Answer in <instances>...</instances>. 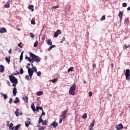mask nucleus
Wrapping results in <instances>:
<instances>
[{
    "instance_id": "24",
    "label": "nucleus",
    "mask_w": 130,
    "mask_h": 130,
    "mask_svg": "<svg viewBox=\"0 0 130 130\" xmlns=\"http://www.w3.org/2000/svg\"><path fill=\"white\" fill-rule=\"evenodd\" d=\"M22 99L23 100H24V101L26 102V103H28V99H29V98H28V96H25V98H22Z\"/></svg>"
},
{
    "instance_id": "60",
    "label": "nucleus",
    "mask_w": 130,
    "mask_h": 130,
    "mask_svg": "<svg viewBox=\"0 0 130 130\" xmlns=\"http://www.w3.org/2000/svg\"><path fill=\"white\" fill-rule=\"evenodd\" d=\"M127 11H130V7L127 8Z\"/></svg>"
},
{
    "instance_id": "28",
    "label": "nucleus",
    "mask_w": 130,
    "mask_h": 130,
    "mask_svg": "<svg viewBox=\"0 0 130 130\" xmlns=\"http://www.w3.org/2000/svg\"><path fill=\"white\" fill-rule=\"evenodd\" d=\"M4 8H10V3L7 2V3L6 4H5V5L4 6Z\"/></svg>"
},
{
    "instance_id": "53",
    "label": "nucleus",
    "mask_w": 130,
    "mask_h": 130,
    "mask_svg": "<svg viewBox=\"0 0 130 130\" xmlns=\"http://www.w3.org/2000/svg\"><path fill=\"white\" fill-rule=\"evenodd\" d=\"M92 94L93 93H92V91H89V97H91L92 96Z\"/></svg>"
},
{
    "instance_id": "3",
    "label": "nucleus",
    "mask_w": 130,
    "mask_h": 130,
    "mask_svg": "<svg viewBox=\"0 0 130 130\" xmlns=\"http://www.w3.org/2000/svg\"><path fill=\"white\" fill-rule=\"evenodd\" d=\"M77 86L76 85V84L74 83L73 85L70 88L69 93L70 95H71L72 96H75L76 95V92L75 91H76V88Z\"/></svg>"
},
{
    "instance_id": "44",
    "label": "nucleus",
    "mask_w": 130,
    "mask_h": 130,
    "mask_svg": "<svg viewBox=\"0 0 130 130\" xmlns=\"http://www.w3.org/2000/svg\"><path fill=\"white\" fill-rule=\"evenodd\" d=\"M44 115H45V112H44V111H43V110L42 113L40 117H42V116H43Z\"/></svg>"
},
{
    "instance_id": "36",
    "label": "nucleus",
    "mask_w": 130,
    "mask_h": 130,
    "mask_svg": "<svg viewBox=\"0 0 130 130\" xmlns=\"http://www.w3.org/2000/svg\"><path fill=\"white\" fill-rule=\"evenodd\" d=\"M82 118H83L84 119H86V118H87V114L86 113H84L83 114V115L82 116Z\"/></svg>"
},
{
    "instance_id": "35",
    "label": "nucleus",
    "mask_w": 130,
    "mask_h": 130,
    "mask_svg": "<svg viewBox=\"0 0 130 130\" xmlns=\"http://www.w3.org/2000/svg\"><path fill=\"white\" fill-rule=\"evenodd\" d=\"M129 21V19H128V18L125 19V21H124L125 24H127V23H128Z\"/></svg>"
},
{
    "instance_id": "18",
    "label": "nucleus",
    "mask_w": 130,
    "mask_h": 130,
    "mask_svg": "<svg viewBox=\"0 0 130 130\" xmlns=\"http://www.w3.org/2000/svg\"><path fill=\"white\" fill-rule=\"evenodd\" d=\"M23 54H24V51H23L20 56V60L19 61L21 62L22 60H23Z\"/></svg>"
},
{
    "instance_id": "33",
    "label": "nucleus",
    "mask_w": 130,
    "mask_h": 130,
    "mask_svg": "<svg viewBox=\"0 0 130 130\" xmlns=\"http://www.w3.org/2000/svg\"><path fill=\"white\" fill-rule=\"evenodd\" d=\"M20 126H21L20 124H18V125H16L15 126V128L14 130H18V129H19V127H20Z\"/></svg>"
},
{
    "instance_id": "42",
    "label": "nucleus",
    "mask_w": 130,
    "mask_h": 130,
    "mask_svg": "<svg viewBox=\"0 0 130 130\" xmlns=\"http://www.w3.org/2000/svg\"><path fill=\"white\" fill-rule=\"evenodd\" d=\"M32 70L34 71V72L37 73V68H36V67H34L32 68Z\"/></svg>"
},
{
    "instance_id": "41",
    "label": "nucleus",
    "mask_w": 130,
    "mask_h": 130,
    "mask_svg": "<svg viewBox=\"0 0 130 130\" xmlns=\"http://www.w3.org/2000/svg\"><path fill=\"white\" fill-rule=\"evenodd\" d=\"M124 46L125 47V49H127V48H129V47H130V45L126 46V44H124Z\"/></svg>"
},
{
    "instance_id": "58",
    "label": "nucleus",
    "mask_w": 130,
    "mask_h": 130,
    "mask_svg": "<svg viewBox=\"0 0 130 130\" xmlns=\"http://www.w3.org/2000/svg\"><path fill=\"white\" fill-rule=\"evenodd\" d=\"M36 109H37V111H38V112L39 111V109L38 108V107H36Z\"/></svg>"
},
{
    "instance_id": "59",
    "label": "nucleus",
    "mask_w": 130,
    "mask_h": 130,
    "mask_svg": "<svg viewBox=\"0 0 130 130\" xmlns=\"http://www.w3.org/2000/svg\"><path fill=\"white\" fill-rule=\"evenodd\" d=\"M31 67L32 68V69H33V68H35L34 67V65L33 64V63H31Z\"/></svg>"
},
{
    "instance_id": "13",
    "label": "nucleus",
    "mask_w": 130,
    "mask_h": 130,
    "mask_svg": "<svg viewBox=\"0 0 130 130\" xmlns=\"http://www.w3.org/2000/svg\"><path fill=\"white\" fill-rule=\"evenodd\" d=\"M7 32V29L5 27L0 28V33H6Z\"/></svg>"
},
{
    "instance_id": "29",
    "label": "nucleus",
    "mask_w": 130,
    "mask_h": 130,
    "mask_svg": "<svg viewBox=\"0 0 130 130\" xmlns=\"http://www.w3.org/2000/svg\"><path fill=\"white\" fill-rule=\"evenodd\" d=\"M94 126V124L91 123L89 127V128L90 130H93L92 128H93Z\"/></svg>"
},
{
    "instance_id": "52",
    "label": "nucleus",
    "mask_w": 130,
    "mask_h": 130,
    "mask_svg": "<svg viewBox=\"0 0 130 130\" xmlns=\"http://www.w3.org/2000/svg\"><path fill=\"white\" fill-rule=\"evenodd\" d=\"M38 108L39 109H40V110H42V111H43V108H42V107H38Z\"/></svg>"
},
{
    "instance_id": "17",
    "label": "nucleus",
    "mask_w": 130,
    "mask_h": 130,
    "mask_svg": "<svg viewBox=\"0 0 130 130\" xmlns=\"http://www.w3.org/2000/svg\"><path fill=\"white\" fill-rule=\"evenodd\" d=\"M28 9L29 10H31V12H34V6L33 5H30L28 7Z\"/></svg>"
},
{
    "instance_id": "63",
    "label": "nucleus",
    "mask_w": 130,
    "mask_h": 130,
    "mask_svg": "<svg viewBox=\"0 0 130 130\" xmlns=\"http://www.w3.org/2000/svg\"><path fill=\"white\" fill-rule=\"evenodd\" d=\"M111 66V68H113V67H114L113 63H112Z\"/></svg>"
},
{
    "instance_id": "45",
    "label": "nucleus",
    "mask_w": 130,
    "mask_h": 130,
    "mask_svg": "<svg viewBox=\"0 0 130 130\" xmlns=\"http://www.w3.org/2000/svg\"><path fill=\"white\" fill-rule=\"evenodd\" d=\"M126 6H127V4L124 3L122 4V7H123L124 8H125L126 7Z\"/></svg>"
},
{
    "instance_id": "47",
    "label": "nucleus",
    "mask_w": 130,
    "mask_h": 130,
    "mask_svg": "<svg viewBox=\"0 0 130 130\" xmlns=\"http://www.w3.org/2000/svg\"><path fill=\"white\" fill-rule=\"evenodd\" d=\"M9 103H10V104H12V103H13V99H12V98L10 99Z\"/></svg>"
},
{
    "instance_id": "48",
    "label": "nucleus",
    "mask_w": 130,
    "mask_h": 130,
    "mask_svg": "<svg viewBox=\"0 0 130 130\" xmlns=\"http://www.w3.org/2000/svg\"><path fill=\"white\" fill-rule=\"evenodd\" d=\"M31 23L32 24V25H35L36 24V23L35 22V21L32 20L31 21Z\"/></svg>"
},
{
    "instance_id": "55",
    "label": "nucleus",
    "mask_w": 130,
    "mask_h": 130,
    "mask_svg": "<svg viewBox=\"0 0 130 130\" xmlns=\"http://www.w3.org/2000/svg\"><path fill=\"white\" fill-rule=\"evenodd\" d=\"M62 122V118H60L59 120V123H61Z\"/></svg>"
},
{
    "instance_id": "2",
    "label": "nucleus",
    "mask_w": 130,
    "mask_h": 130,
    "mask_svg": "<svg viewBox=\"0 0 130 130\" xmlns=\"http://www.w3.org/2000/svg\"><path fill=\"white\" fill-rule=\"evenodd\" d=\"M9 78L10 80V82L12 83L13 87H16L17 86V84H18V79L15 78L14 76L10 75Z\"/></svg>"
},
{
    "instance_id": "21",
    "label": "nucleus",
    "mask_w": 130,
    "mask_h": 130,
    "mask_svg": "<svg viewBox=\"0 0 130 130\" xmlns=\"http://www.w3.org/2000/svg\"><path fill=\"white\" fill-rule=\"evenodd\" d=\"M43 94V91H38L37 92V96H41V95Z\"/></svg>"
},
{
    "instance_id": "38",
    "label": "nucleus",
    "mask_w": 130,
    "mask_h": 130,
    "mask_svg": "<svg viewBox=\"0 0 130 130\" xmlns=\"http://www.w3.org/2000/svg\"><path fill=\"white\" fill-rule=\"evenodd\" d=\"M29 35H30V37H31V38H34L35 37V36L34 34H33V33H32V32H30V33L29 34Z\"/></svg>"
},
{
    "instance_id": "34",
    "label": "nucleus",
    "mask_w": 130,
    "mask_h": 130,
    "mask_svg": "<svg viewBox=\"0 0 130 130\" xmlns=\"http://www.w3.org/2000/svg\"><path fill=\"white\" fill-rule=\"evenodd\" d=\"M2 96H3L5 100H6V99H7L8 98V95L7 94H5L3 93Z\"/></svg>"
},
{
    "instance_id": "46",
    "label": "nucleus",
    "mask_w": 130,
    "mask_h": 130,
    "mask_svg": "<svg viewBox=\"0 0 130 130\" xmlns=\"http://www.w3.org/2000/svg\"><path fill=\"white\" fill-rule=\"evenodd\" d=\"M18 47H20V48H23V47H22V43H20L18 45Z\"/></svg>"
},
{
    "instance_id": "10",
    "label": "nucleus",
    "mask_w": 130,
    "mask_h": 130,
    "mask_svg": "<svg viewBox=\"0 0 130 130\" xmlns=\"http://www.w3.org/2000/svg\"><path fill=\"white\" fill-rule=\"evenodd\" d=\"M58 125V123L56 121H54L51 123V126H53V127L55 128Z\"/></svg>"
},
{
    "instance_id": "39",
    "label": "nucleus",
    "mask_w": 130,
    "mask_h": 130,
    "mask_svg": "<svg viewBox=\"0 0 130 130\" xmlns=\"http://www.w3.org/2000/svg\"><path fill=\"white\" fill-rule=\"evenodd\" d=\"M64 40H66V37H63L61 41L60 42V43H62V42H63V41H64Z\"/></svg>"
},
{
    "instance_id": "30",
    "label": "nucleus",
    "mask_w": 130,
    "mask_h": 130,
    "mask_svg": "<svg viewBox=\"0 0 130 130\" xmlns=\"http://www.w3.org/2000/svg\"><path fill=\"white\" fill-rule=\"evenodd\" d=\"M47 44L48 45H52V41H51V40H49L47 41Z\"/></svg>"
},
{
    "instance_id": "8",
    "label": "nucleus",
    "mask_w": 130,
    "mask_h": 130,
    "mask_svg": "<svg viewBox=\"0 0 130 130\" xmlns=\"http://www.w3.org/2000/svg\"><path fill=\"white\" fill-rule=\"evenodd\" d=\"M123 127V125L121 123H120L116 126V128L117 130H120V129H122Z\"/></svg>"
},
{
    "instance_id": "50",
    "label": "nucleus",
    "mask_w": 130,
    "mask_h": 130,
    "mask_svg": "<svg viewBox=\"0 0 130 130\" xmlns=\"http://www.w3.org/2000/svg\"><path fill=\"white\" fill-rule=\"evenodd\" d=\"M38 130H44V127H43V126H42L41 127L39 128Z\"/></svg>"
},
{
    "instance_id": "43",
    "label": "nucleus",
    "mask_w": 130,
    "mask_h": 130,
    "mask_svg": "<svg viewBox=\"0 0 130 130\" xmlns=\"http://www.w3.org/2000/svg\"><path fill=\"white\" fill-rule=\"evenodd\" d=\"M37 75L38 77H40L41 76V72L39 71L37 72Z\"/></svg>"
},
{
    "instance_id": "32",
    "label": "nucleus",
    "mask_w": 130,
    "mask_h": 130,
    "mask_svg": "<svg viewBox=\"0 0 130 130\" xmlns=\"http://www.w3.org/2000/svg\"><path fill=\"white\" fill-rule=\"evenodd\" d=\"M38 43H39L38 41H36L34 45V47H37V46L38 45Z\"/></svg>"
},
{
    "instance_id": "26",
    "label": "nucleus",
    "mask_w": 130,
    "mask_h": 130,
    "mask_svg": "<svg viewBox=\"0 0 130 130\" xmlns=\"http://www.w3.org/2000/svg\"><path fill=\"white\" fill-rule=\"evenodd\" d=\"M10 57L8 58L7 57H5V60L8 62V63H10L11 62V60L10 59Z\"/></svg>"
},
{
    "instance_id": "27",
    "label": "nucleus",
    "mask_w": 130,
    "mask_h": 130,
    "mask_svg": "<svg viewBox=\"0 0 130 130\" xmlns=\"http://www.w3.org/2000/svg\"><path fill=\"white\" fill-rule=\"evenodd\" d=\"M43 119H42V117H40L39 119L38 123L40 124L41 122H43Z\"/></svg>"
},
{
    "instance_id": "5",
    "label": "nucleus",
    "mask_w": 130,
    "mask_h": 130,
    "mask_svg": "<svg viewBox=\"0 0 130 130\" xmlns=\"http://www.w3.org/2000/svg\"><path fill=\"white\" fill-rule=\"evenodd\" d=\"M125 76L126 77V80L129 81V80H130V70H129V69H126Z\"/></svg>"
},
{
    "instance_id": "7",
    "label": "nucleus",
    "mask_w": 130,
    "mask_h": 130,
    "mask_svg": "<svg viewBox=\"0 0 130 130\" xmlns=\"http://www.w3.org/2000/svg\"><path fill=\"white\" fill-rule=\"evenodd\" d=\"M25 124L26 127H28L31 124V119L30 118H27V121L25 122Z\"/></svg>"
},
{
    "instance_id": "37",
    "label": "nucleus",
    "mask_w": 130,
    "mask_h": 130,
    "mask_svg": "<svg viewBox=\"0 0 130 130\" xmlns=\"http://www.w3.org/2000/svg\"><path fill=\"white\" fill-rule=\"evenodd\" d=\"M106 19L105 15H103L101 18V21H104Z\"/></svg>"
},
{
    "instance_id": "51",
    "label": "nucleus",
    "mask_w": 130,
    "mask_h": 130,
    "mask_svg": "<svg viewBox=\"0 0 130 130\" xmlns=\"http://www.w3.org/2000/svg\"><path fill=\"white\" fill-rule=\"evenodd\" d=\"M25 79L26 80H28V81H29V76L26 75L25 77Z\"/></svg>"
},
{
    "instance_id": "4",
    "label": "nucleus",
    "mask_w": 130,
    "mask_h": 130,
    "mask_svg": "<svg viewBox=\"0 0 130 130\" xmlns=\"http://www.w3.org/2000/svg\"><path fill=\"white\" fill-rule=\"evenodd\" d=\"M26 69H28V73L29 76L30 77V80H32V76H33V74H34V70L32 69H30L29 67L27 66Z\"/></svg>"
},
{
    "instance_id": "25",
    "label": "nucleus",
    "mask_w": 130,
    "mask_h": 130,
    "mask_svg": "<svg viewBox=\"0 0 130 130\" xmlns=\"http://www.w3.org/2000/svg\"><path fill=\"white\" fill-rule=\"evenodd\" d=\"M20 101L18 98H16L15 100L13 102V103H15V104H17Z\"/></svg>"
},
{
    "instance_id": "19",
    "label": "nucleus",
    "mask_w": 130,
    "mask_h": 130,
    "mask_svg": "<svg viewBox=\"0 0 130 130\" xmlns=\"http://www.w3.org/2000/svg\"><path fill=\"white\" fill-rule=\"evenodd\" d=\"M54 47H56V46H55L54 45H52L50 46L48 48V51H50V50H51V49H52V48H54Z\"/></svg>"
},
{
    "instance_id": "56",
    "label": "nucleus",
    "mask_w": 130,
    "mask_h": 130,
    "mask_svg": "<svg viewBox=\"0 0 130 130\" xmlns=\"http://www.w3.org/2000/svg\"><path fill=\"white\" fill-rule=\"evenodd\" d=\"M14 125V124L13 123H11L9 125V127H12Z\"/></svg>"
},
{
    "instance_id": "23",
    "label": "nucleus",
    "mask_w": 130,
    "mask_h": 130,
    "mask_svg": "<svg viewBox=\"0 0 130 130\" xmlns=\"http://www.w3.org/2000/svg\"><path fill=\"white\" fill-rule=\"evenodd\" d=\"M31 108L33 110V111H36V109L35 108V106H34V104H31Z\"/></svg>"
},
{
    "instance_id": "64",
    "label": "nucleus",
    "mask_w": 130,
    "mask_h": 130,
    "mask_svg": "<svg viewBox=\"0 0 130 130\" xmlns=\"http://www.w3.org/2000/svg\"><path fill=\"white\" fill-rule=\"evenodd\" d=\"M11 129H12V130H14V127H12V128H11Z\"/></svg>"
},
{
    "instance_id": "16",
    "label": "nucleus",
    "mask_w": 130,
    "mask_h": 130,
    "mask_svg": "<svg viewBox=\"0 0 130 130\" xmlns=\"http://www.w3.org/2000/svg\"><path fill=\"white\" fill-rule=\"evenodd\" d=\"M123 15V13L121 12H120L118 14V16L120 18V22H121L122 20V15Z\"/></svg>"
},
{
    "instance_id": "12",
    "label": "nucleus",
    "mask_w": 130,
    "mask_h": 130,
    "mask_svg": "<svg viewBox=\"0 0 130 130\" xmlns=\"http://www.w3.org/2000/svg\"><path fill=\"white\" fill-rule=\"evenodd\" d=\"M70 11H71V5H68L65 8V12L68 13V12H70Z\"/></svg>"
},
{
    "instance_id": "22",
    "label": "nucleus",
    "mask_w": 130,
    "mask_h": 130,
    "mask_svg": "<svg viewBox=\"0 0 130 130\" xmlns=\"http://www.w3.org/2000/svg\"><path fill=\"white\" fill-rule=\"evenodd\" d=\"M48 123V121H47V120H44L42 122V125H47Z\"/></svg>"
},
{
    "instance_id": "14",
    "label": "nucleus",
    "mask_w": 130,
    "mask_h": 130,
    "mask_svg": "<svg viewBox=\"0 0 130 130\" xmlns=\"http://www.w3.org/2000/svg\"><path fill=\"white\" fill-rule=\"evenodd\" d=\"M5 72V67L3 64L0 65V73H4Z\"/></svg>"
},
{
    "instance_id": "15",
    "label": "nucleus",
    "mask_w": 130,
    "mask_h": 130,
    "mask_svg": "<svg viewBox=\"0 0 130 130\" xmlns=\"http://www.w3.org/2000/svg\"><path fill=\"white\" fill-rule=\"evenodd\" d=\"M13 96H16L17 95V88L14 87L13 89Z\"/></svg>"
},
{
    "instance_id": "49",
    "label": "nucleus",
    "mask_w": 130,
    "mask_h": 130,
    "mask_svg": "<svg viewBox=\"0 0 130 130\" xmlns=\"http://www.w3.org/2000/svg\"><path fill=\"white\" fill-rule=\"evenodd\" d=\"M57 81V79H53L51 80L52 83H56Z\"/></svg>"
},
{
    "instance_id": "9",
    "label": "nucleus",
    "mask_w": 130,
    "mask_h": 130,
    "mask_svg": "<svg viewBox=\"0 0 130 130\" xmlns=\"http://www.w3.org/2000/svg\"><path fill=\"white\" fill-rule=\"evenodd\" d=\"M68 111L66 110L65 111H63L61 113V118H66V116L67 115V113Z\"/></svg>"
},
{
    "instance_id": "6",
    "label": "nucleus",
    "mask_w": 130,
    "mask_h": 130,
    "mask_svg": "<svg viewBox=\"0 0 130 130\" xmlns=\"http://www.w3.org/2000/svg\"><path fill=\"white\" fill-rule=\"evenodd\" d=\"M60 34H61V31L60 29H58L54 32V37L56 38Z\"/></svg>"
},
{
    "instance_id": "1",
    "label": "nucleus",
    "mask_w": 130,
    "mask_h": 130,
    "mask_svg": "<svg viewBox=\"0 0 130 130\" xmlns=\"http://www.w3.org/2000/svg\"><path fill=\"white\" fill-rule=\"evenodd\" d=\"M29 55L31 57H28L27 56V55H25V59H27L28 61H29L30 63H33L34 61L36 62H40V60H41V58L39 57V56H37L34 54L32 52L29 53Z\"/></svg>"
},
{
    "instance_id": "11",
    "label": "nucleus",
    "mask_w": 130,
    "mask_h": 130,
    "mask_svg": "<svg viewBox=\"0 0 130 130\" xmlns=\"http://www.w3.org/2000/svg\"><path fill=\"white\" fill-rule=\"evenodd\" d=\"M19 110H20L19 109H17L15 112V114L17 117H18L19 115H22V113H20V112H19Z\"/></svg>"
},
{
    "instance_id": "40",
    "label": "nucleus",
    "mask_w": 130,
    "mask_h": 130,
    "mask_svg": "<svg viewBox=\"0 0 130 130\" xmlns=\"http://www.w3.org/2000/svg\"><path fill=\"white\" fill-rule=\"evenodd\" d=\"M58 8H59V6L58 5L54 6L52 7L51 9H54L55 10L56 9H58Z\"/></svg>"
},
{
    "instance_id": "54",
    "label": "nucleus",
    "mask_w": 130,
    "mask_h": 130,
    "mask_svg": "<svg viewBox=\"0 0 130 130\" xmlns=\"http://www.w3.org/2000/svg\"><path fill=\"white\" fill-rule=\"evenodd\" d=\"M92 67H93V69H95L96 68V63H93L92 64Z\"/></svg>"
},
{
    "instance_id": "31",
    "label": "nucleus",
    "mask_w": 130,
    "mask_h": 130,
    "mask_svg": "<svg viewBox=\"0 0 130 130\" xmlns=\"http://www.w3.org/2000/svg\"><path fill=\"white\" fill-rule=\"evenodd\" d=\"M74 71V67H71L68 70V72L70 73V72H73Z\"/></svg>"
},
{
    "instance_id": "57",
    "label": "nucleus",
    "mask_w": 130,
    "mask_h": 130,
    "mask_svg": "<svg viewBox=\"0 0 130 130\" xmlns=\"http://www.w3.org/2000/svg\"><path fill=\"white\" fill-rule=\"evenodd\" d=\"M9 54H11V53H12V49H10L9 51H8Z\"/></svg>"
},
{
    "instance_id": "20",
    "label": "nucleus",
    "mask_w": 130,
    "mask_h": 130,
    "mask_svg": "<svg viewBox=\"0 0 130 130\" xmlns=\"http://www.w3.org/2000/svg\"><path fill=\"white\" fill-rule=\"evenodd\" d=\"M24 74V70H23V68H21L20 70V72H18L17 74L18 75H23Z\"/></svg>"
},
{
    "instance_id": "61",
    "label": "nucleus",
    "mask_w": 130,
    "mask_h": 130,
    "mask_svg": "<svg viewBox=\"0 0 130 130\" xmlns=\"http://www.w3.org/2000/svg\"><path fill=\"white\" fill-rule=\"evenodd\" d=\"M27 67H30V66H31V64L28 63L27 64Z\"/></svg>"
},
{
    "instance_id": "62",
    "label": "nucleus",
    "mask_w": 130,
    "mask_h": 130,
    "mask_svg": "<svg viewBox=\"0 0 130 130\" xmlns=\"http://www.w3.org/2000/svg\"><path fill=\"white\" fill-rule=\"evenodd\" d=\"M91 123H93L94 124V123H95V120H93L92 122Z\"/></svg>"
}]
</instances>
